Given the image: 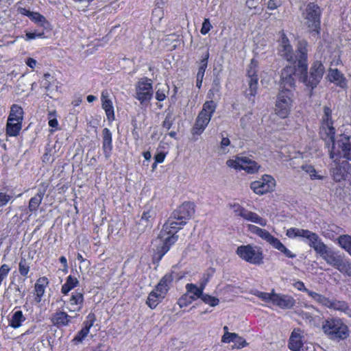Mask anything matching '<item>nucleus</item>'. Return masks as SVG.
<instances>
[{"mask_svg":"<svg viewBox=\"0 0 351 351\" xmlns=\"http://www.w3.org/2000/svg\"><path fill=\"white\" fill-rule=\"evenodd\" d=\"M194 212L193 204L185 202L173 213L172 217L163 225L158 238L154 241L160 257L164 256L169 250L170 247L178 241V236L176 233Z\"/></svg>","mask_w":351,"mask_h":351,"instance_id":"nucleus-1","label":"nucleus"},{"mask_svg":"<svg viewBox=\"0 0 351 351\" xmlns=\"http://www.w3.org/2000/svg\"><path fill=\"white\" fill-rule=\"evenodd\" d=\"M307 46L308 43L306 41L302 40L299 42L298 66L302 72L305 73L302 77H300L302 82L306 87L313 90L320 82L325 72V68L320 61H315L310 69L309 74H306Z\"/></svg>","mask_w":351,"mask_h":351,"instance_id":"nucleus-2","label":"nucleus"},{"mask_svg":"<svg viewBox=\"0 0 351 351\" xmlns=\"http://www.w3.org/2000/svg\"><path fill=\"white\" fill-rule=\"evenodd\" d=\"M286 235L289 239L301 238L306 240L309 247H312L321 257L330 248L316 233L308 230L298 228H290L287 230Z\"/></svg>","mask_w":351,"mask_h":351,"instance_id":"nucleus-3","label":"nucleus"},{"mask_svg":"<svg viewBox=\"0 0 351 351\" xmlns=\"http://www.w3.org/2000/svg\"><path fill=\"white\" fill-rule=\"evenodd\" d=\"M320 8L314 3L306 5L302 12V24L310 33L318 34L320 29Z\"/></svg>","mask_w":351,"mask_h":351,"instance_id":"nucleus-4","label":"nucleus"},{"mask_svg":"<svg viewBox=\"0 0 351 351\" xmlns=\"http://www.w3.org/2000/svg\"><path fill=\"white\" fill-rule=\"evenodd\" d=\"M247 230L250 233L255 234L270 244L274 249L282 252L285 256L293 258L296 255L287 248L284 244L269 231L254 224H247Z\"/></svg>","mask_w":351,"mask_h":351,"instance_id":"nucleus-5","label":"nucleus"},{"mask_svg":"<svg viewBox=\"0 0 351 351\" xmlns=\"http://www.w3.org/2000/svg\"><path fill=\"white\" fill-rule=\"evenodd\" d=\"M236 254L241 259L252 265H261L264 262L263 249L255 245H240L237 248Z\"/></svg>","mask_w":351,"mask_h":351,"instance_id":"nucleus-6","label":"nucleus"},{"mask_svg":"<svg viewBox=\"0 0 351 351\" xmlns=\"http://www.w3.org/2000/svg\"><path fill=\"white\" fill-rule=\"evenodd\" d=\"M328 149L332 160H339L340 158H344L351 160V138L348 135L341 134Z\"/></svg>","mask_w":351,"mask_h":351,"instance_id":"nucleus-7","label":"nucleus"},{"mask_svg":"<svg viewBox=\"0 0 351 351\" xmlns=\"http://www.w3.org/2000/svg\"><path fill=\"white\" fill-rule=\"evenodd\" d=\"M217 104L214 101H206L199 112L193 127V134L200 135L206 129L215 112Z\"/></svg>","mask_w":351,"mask_h":351,"instance_id":"nucleus-8","label":"nucleus"},{"mask_svg":"<svg viewBox=\"0 0 351 351\" xmlns=\"http://www.w3.org/2000/svg\"><path fill=\"white\" fill-rule=\"evenodd\" d=\"M322 330L332 340L344 339L349 335L347 325L339 319L326 320L322 324Z\"/></svg>","mask_w":351,"mask_h":351,"instance_id":"nucleus-9","label":"nucleus"},{"mask_svg":"<svg viewBox=\"0 0 351 351\" xmlns=\"http://www.w3.org/2000/svg\"><path fill=\"white\" fill-rule=\"evenodd\" d=\"M332 111L328 107H324V114L322 119V123L319 130V135L324 141L328 149L336 142L335 128L333 126V121L331 117Z\"/></svg>","mask_w":351,"mask_h":351,"instance_id":"nucleus-10","label":"nucleus"},{"mask_svg":"<svg viewBox=\"0 0 351 351\" xmlns=\"http://www.w3.org/2000/svg\"><path fill=\"white\" fill-rule=\"evenodd\" d=\"M171 282V276H165L147 297L146 304L152 309L155 308L165 298Z\"/></svg>","mask_w":351,"mask_h":351,"instance_id":"nucleus-11","label":"nucleus"},{"mask_svg":"<svg viewBox=\"0 0 351 351\" xmlns=\"http://www.w3.org/2000/svg\"><path fill=\"white\" fill-rule=\"evenodd\" d=\"M293 93L285 90H280L275 106V112L280 118L285 119L290 113L293 104Z\"/></svg>","mask_w":351,"mask_h":351,"instance_id":"nucleus-12","label":"nucleus"},{"mask_svg":"<svg viewBox=\"0 0 351 351\" xmlns=\"http://www.w3.org/2000/svg\"><path fill=\"white\" fill-rule=\"evenodd\" d=\"M328 265L335 267L341 274L351 276V262L336 256L330 247L322 257Z\"/></svg>","mask_w":351,"mask_h":351,"instance_id":"nucleus-13","label":"nucleus"},{"mask_svg":"<svg viewBox=\"0 0 351 351\" xmlns=\"http://www.w3.org/2000/svg\"><path fill=\"white\" fill-rule=\"evenodd\" d=\"M230 208L236 215L242 217L245 221L258 224L261 227H265L267 225L268 221L267 219L260 216L256 213L245 209L239 204H231Z\"/></svg>","mask_w":351,"mask_h":351,"instance_id":"nucleus-14","label":"nucleus"},{"mask_svg":"<svg viewBox=\"0 0 351 351\" xmlns=\"http://www.w3.org/2000/svg\"><path fill=\"white\" fill-rule=\"evenodd\" d=\"M276 186L275 180L269 175H263L250 184V189L257 195H263L273 191Z\"/></svg>","mask_w":351,"mask_h":351,"instance_id":"nucleus-15","label":"nucleus"},{"mask_svg":"<svg viewBox=\"0 0 351 351\" xmlns=\"http://www.w3.org/2000/svg\"><path fill=\"white\" fill-rule=\"evenodd\" d=\"M153 96L152 82L150 79L143 77L136 84V98L141 104L149 101Z\"/></svg>","mask_w":351,"mask_h":351,"instance_id":"nucleus-16","label":"nucleus"},{"mask_svg":"<svg viewBox=\"0 0 351 351\" xmlns=\"http://www.w3.org/2000/svg\"><path fill=\"white\" fill-rule=\"evenodd\" d=\"M295 68L286 66L282 69L280 80V90L293 93L295 90Z\"/></svg>","mask_w":351,"mask_h":351,"instance_id":"nucleus-17","label":"nucleus"},{"mask_svg":"<svg viewBox=\"0 0 351 351\" xmlns=\"http://www.w3.org/2000/svg\"><path fill=\"white\" fill-rule=\"evenodd\" d=\"M297 52L298 53V50ZM278 53L289 62H298V53L295 58L292 47L283 32H281V38L279 40Z\"/></svg>","mask_w":351,"mask_h":351,"instance_id":"nucleus-18","label":"nucleus"},{"mask_svg":"<svg viewBox=\"0 0 351 351\" xmlns=\"http://www.w3.org/2000/svg\"><path fill=\"white\" fill-rule=\"evenodd\" d=\"M272 304L282 309L291 308L295 304V300L289 295L273 292Z\"/></svg>","mask_w":351,"mask_h":351,"instance_id":"nucleus-19","label":"nucleus"},{"mask_svg":"<svg viewBox=\"0 0 351 351\" xmlns=\"http://www.w3.org/2000/svg\"><path fill=\"white\" fill-rule=\"evenodd\" d=\"M221 342L225 343H233L232 349H241L246 347L248 343L244 338L235 332H226L221 337Z\"/></svg>","mask_w":351,"mask_h":351,"instance_id":"nucleus-20","label":"nucleus"},{"mask_svg":"<svg viewBox=\"0 0 351 351\" xmlns=\"http://www.w3.org/2000/svg\"><path fill=\"white\" fill-rule=\"evenodd\" d=\"M65 304L66 305V308L70 313H76L80 312L83 307L84 295L80 292H73Z\"/></svg>","mask_w":351,"mask_h":351,"instance_id":"nucleus-21","label":"nucleus"},{"mask_svg":"<svg viewBox=\"0 0 351 351\" xmlns=\"http://www.w3.org/2000/svg\"><path fill=\"white\" fill-rule=\"evenodd\" d=\"M101 106L104 110L106 117L109 121L115 119L114 109L112 100L110 99V93L107 90L101 92Z\"/></svg>","mask_w":351,"mask_h":351,"instance_id":"nucleus-22","label":"nucleus"},{"mask_svg":"<svg viewBox=\"0 0 351 351\" xmlns=\"http://www.w3.org/2000/svg\"><path fill=\"white\" fill-rule=\"evenodd\" d=\"M75 317L69 315L62 310H58L52 314L51 322L57 327L66 326L71 322L72 318Z\"/></svg>","mask_w":351,"mask_h":351,"instance_id":"nucleus-23","label":"nucleus"},{"mask_svg":"<svg viewBox=\"0 0 351 351\" xmlns=\"http://www.w3.org/2000/svg\"><path fill=\"white\" fill-rule=\"evenodd\" d=\"M326 79L330 82L334 83L341 88H345L347 86V80L344 75L337 69L330 68L326 75Z\"/></svg>","mask_w":351,"mask_h":351,"instance_id":"nucleus-24","label":"nucleus"},{"mask_svg":"<svg viewBox=\"0 0 351 351\" xmlns=\"http://www.w3.org/2000/svg\"><path fill=\"white\" fill-rule=\"evenodd\" d=\"M302 337V332L300 330H294L289 339V349L292 351H305Z\"/></svg>","mask_w":351,"mask_h":351,"instance_id":"nucleus-25","label":"nucleus"},{"mask_svg":"<svg viewBox=\"0 0 351 351\" xmlns=\"http://www.w3.org/2000/svg\"><path fill=\"white\" fill-rule=\"evenodd\" d=\"M86 319V321L84 322V326L73 339V341L76 344L81 343L89 333L90 328L95 322V315L89 314Z\"/></svg>","mask_w":351,"mask_h":351,"instance_id":"nucleus-26","label":"nucleus"},{"mask_svg":"<svg viewBox=\"0 0 351 351\" xmlns=\"http://www.w3.org/2000/svg\"><path fill=\"white\" fill-rule=\"evenodd\" d=\"M206 282L201 283L199 287L194 284L188 283L186 285V293L189 294L193 300H195L199 298H202Z\"/></svg>","mask_w":351,"mask_h":351,"instance_id":"nucleus-27","label":"nucleus"},{"mask_svg":"<svg viewBox=\"0 0 351 351\" xmlns=\"http://www.w3.org/2000/svg\"><path fill=\"white\" fill-rule=\"evenodd\" d=\"M47 284L48 281L47 278H40L37 280L34 287L35 300L37 302H40L41 301L42 298L45 294V287Z\"/></svg>","mask_w":351,"mask_h":351,"instance_id":"nucleus-28","label":"nucleus"},{"mask_svg":"<svg viewBox=\"0 0 351 351\" xmlns=\"http://www.w3.org/2000/svg\"><path fill=\"white\" fill-rule=\"evenodd\" d=\"M333 163L330 169V175L333 180L336 182H340L344 179V173L342 167L339 165V160H332Z\"/></svg>","mask_w":351,"mask_h":351,"instance_id":"nucleus-29","label":"nucleus"},{"mask_svg":"<svg viewBox=\"0 0 351 351\" xmlns=\"http://www.w3.org/2000/svg\"><path fill=\"white\" fill-rule=\"evenodd\" d=\"M103 134V149L105 156L108 158L112 150V134L109 129L104 128L102 131Z\"/></svg>","mask_w":351,"mask_h":351,"instance_id":"nucleus-30","label":"nucleus"},{"mask_svg":"<svg viewBox=\"0 0 351 351\" xmlns=\"http://www.w3.org/2000/svg\"><path fill=\"white\" fill-rule=\"evenodd\" d=\"M248 88L245 90L246 98L252 104L255 102V96L258 90V77L250 80L248 82Z\"/></svg>","mask_w":351,"mask_h":351,"instance_id":"nucleus-31","label":"nucleus"},{"mask_svg":"<svg viewBox=\"0 0 351 351\" xmlns=\"http://www.w3.org/2000/svg\"><path fill=\"white\" fill-rule=\"evenodd\" d=\"M242 170L247 173H256L260 168V166L256 161L245 156H243L242 158Z\"/></svg>","mask_w":351,"mask_h":351,"instance_id":"nucleus-32","label":"nucleus"},{"mask_svg":"<svg viewBox=\"0 0 351 351\" xmlns=\"http://www.w3.org/2000/svg\"><path fill=\"white\" fill-rule=\"evenodd\" d=\"M21 128V121H16L12 119H8L6 125V133L10 136H16L19 134Z\"/></svg>","mask_w":351,"mask_h":351,"instance_id":"nucleus-33","label":"nucleus"},{"mask_svg":"<svg viewBox=\"0 0 351 351\" xmlns=\"http://www.w3.org/2000/svg\"><path fill=\"white\" fill-rule=\"evenodd\" d=\"M45 193V189L43 190L39 189L37 194L30 199L28 206L29 211L35 212L37 210L42 202Z\"/></svg>","mask_w":351,"mask_h":351,"instance_id":"nucleus-34","label":"nucleus"},{"mask_svg":"<svg viewBox=\"0 0 351 351\" xmlns=\"http://www.w3.org/2000/svg\"><path fill=\"white\" fill-rule=\"evenodd\" d=\"M79 284V280L77 278L72 276H69L65 283L61 287V292L64 295H66L71 290L76 287Z\"/></svg>","mask_w":351,"mask_h":351,"instance_id":"nucleus-35","label":"nucleus"},{"mask_svg":"<svg viewBox=\"0 0 351 351\" xmlns=\"http://www.w3.org/2000/svg\"><path fill=\"white\" fill-rule=\"evenodd\" d=\"M25 320V317L21 311H16L13 313L10 320V326L13 328H18L21 326L22 323Z\"/></svg>","mask_w":351,"mask_h":351,"instance_id":"nucleus-36","label":"nucleus"},{"mask_svg":"<svg viewBox=\"0 0 351 351\" xmlns=\"http://www.w3.org/2000/svg\"><path fill=\"white\" fill-rule=\"evenodd\" d=\"M23 119V108L17 105L13 104L11 106L10 112L8 119H12L16 121H21Z\"/></svg>","mask_w":351,"mask_h":351,"instance_id":"nucleus-37","label":"nucleus"},{"mask_svg":"<svg viewBox=\"0 0 351 351\" xmlns=\"http://www.w3.org/2000/svg\"><path fill=\"white\" fill-rule=\"evenodd\" d=\"M337 243L339 246L345 250L351 256V236L343 234L337 238Z\"/></svg>","mask_w":351,"mask_h":351,"instance_id":"nucleus-38","label":"nucleus"},{"mask_svg":"<svg viewBox=\"0 0 351 351\" xmlns=\"http://www.w3.org/2000/svg\"><path fill=\"white\" fill-rule=\"evenodd\" d=\"M21 14L27 16L30 19L34 21V22L43 25L46 22L45 18L38 12H31L26 9H23L21 11Z\"/></svg>","mask_w":351,"mask_h":351,"instance_id":"nucleus-39","label":"nucleus"},{"mask_svg":"<svg viewBox=\"0 0 351 351\" xmlns=\"http://www.w3.org/2000/svg\"><path fill=\"white\" fill-rule=\"evenodd\" d=\"M154 218V212L152 210L144 211L142 214L139 223L144 228L151 227L152 221Z\"/></svg>","mask_w":351,"mask_h":351,"instance_id":"nucleus-40","label":"nucleus"},{"mask_svg":"<svg viewBox=\"0 0 351 351\" xmlns=\"http://www.w3.org/2000/svg\"><path fill=\"white\" fill-rule=\"evenodd\" d=\"M31 261L25 258H21L19 263V271L22 276L27 277L30 271Z\"/></svg>","mask_w":351,"mask_h":351,"instance_id":"nucleus-41","label":"nucleus"},{"mask_svg":"<svg viewBox=\"0 0 351 351\" xmlns=\"http://www.w3.org/2000/svg\"><path fill=\"white\" fill-rule=\"evenodd\" d=\"M242 158L243 156H235L232 158L228 159L226 164V165L232 169H234L237 171L242 170Z\"/></svg>","mask_w":351,"mask_h":351,"instance_id":"nucleus-42","label":"nucleus"},{"mask_svg":"<svg viewBox=\"0 0 351 351\" xmlns=\"http://www.w3.org/2000/svg\"><path fill=\"white\" fill-rule=\"evenodd\" d=\"M302 169L309 175L311 180H323L324 178L323 176L319 174L314 167L311 165H303Z\"/></svg>","mask_w":351,"mask_h":351,"instance_id":"nucleus-43","label":"nucleus"},{"mask_svg":"<svg viewBox=\"0 0 351 351\" xmlns=\"http://www.w3.org/2000/svg\"><path fill=\"white\" fill-rule=\"evenodd\" d=\"M308 295L317 303L326 306L329 299L315 291H308Z\"/></svg>","mask_w":351,"mask_h":351,"instance_id":"nucleus-44","label":"nucleus"},{"mask_svg":"<svg viewBox=\"0 0 351 351\" xmlns=\"http://www.w3.org/2000/svg\"><path fill=\"white\" fill-rule=\"evenodd\" d=\"M326 307L339 311H346L348 308L344 302L330 300H328Z\"/></svg>","mask_w":351,"mask_h":351,"instance_id":"nucleus-45","label":"nucleus"},{"mask_svg":"<svg viewBox=\"0 0 351 351\" xmlns=\"http://www.w3.org/2000/svg\"><path fill=\"white\" fill-rule=\"evenodd\" d=\"M273 292L274 290H272L271 293L262 292L259 291H255L254 295L260 298L261 300L265 302L273 303Z\"/></svg>","mask_w":351,"mask_h":351,"instance_id":"nucleus-46","label":"nucleus"},{"mask_svg":"<svg viewBox=\"0 0 351 351\" xmlns=\"http://www.w3.org/2000/svg\"><path fill=\"white\" fill-rule=\"evenodd\" d=\"M257 68H258V62L255 60L254 59H252L250 64L248 66V69L247 71V75L250 80L258 77L256 73H257Z\"/></svg>","mask_w":351,"mask_h":351,"instance_id":"nucleus-47","label":"nucleus"},{"mask_svg":"<svg viewBox=\"0 0 351 351\" xmlns=\"http://www.w3.org/2000/svg\"><path fill=\"white\" fill-rule=\"evenodd\" d=\"M208 57H209V53H208V52H207L206 54L205 55V57L201 61L200 66L199 67V70L197 73V76H199V77L201 76V77H204L205 71L207 67Z\"/></svg>","mask_w":351,"mask_h":351,"instance_id":"nucleus-48","label":"nucleus"},{"mask_svg":"<svg viewBox=\"0 0 351 351\" xmlns=\"http://www.w3.org/2000/svg\"><path fill=\"white\" fill-rule=\"evenodd\" d=\"M201 298L204 302L211 306H215L219 304V300L217 298L207 294H203Z\"/></svg>","mask_w":351,"mask_h":351,"instance_id":"nucleus-49","label":"nucleus"},{"mask_svg":"<svg viewBox=\"0 0 351 351\" xmlns=\"http://www.w3.org/2000/svg\"><path fill=\"white\" fill-rule=\"evenodd\" d=\"M193 301V298H191L189 294L186 293L179 299L178 304L180 308H183L187 306Z\"/></svg>","mask_w":351,"mask_h":351,"instance_id":"nucleus-50","label":"nucleus"},{"mask_svg":"<svg viewBox=\"0 0 351 351\" xmlns=\"http://www.w3.org/2000/svg\"><path fill=\"white\" fill-rule=\"evenodd\" d=\"M168 93V88L165 86L158 87L156 93V99L158 101H163L166 98V94Z\"/></svg>","mask_w":351,"mask_h":351,"instance_id":"nucleus-51","label":"nucleus"},{"mask_svg":"<svg viewBox=\"0 0 351 351\" xmlns=\"http://www.w3.org/2000/svg\"><path fill=\"white\" fill-rule=\"evenodd\" d=\"M25 37H26L25 40L27 41H29L30 40L38 38H44V32H38L36 31H34L32 32H27L25 34Z\"/></svg>","mask_w":351,"mask_h":351,"instance_id":"nucleus-52","label":"nucleus"},{"mask_svg":"<svg viewBox=\"0 0 351 351\" xmlns=\"http://www.w3.org/2000/svg\"><path fill=\"white\" fill-rule=\"evenodd\" d=\"M48 119H49V122H48L49 125L52 128L57 129L58 125V121L56 117L55 112H50L48 114Z\"/></svg>","mask_w":351,"mask_h":351,"instance_id":"nucleus-53","label":"nucleus"},{"mask_svg":"<svg viewBox=\"0 0 351 351\" xmlns=\"http://www.w3.org/2000/svg\"><path fill=\"white\" fill-rule=\"evenodd\" d=\"M10 267L7 264H3L0 267V281H3L8 275Z\"/></svg>","mask_w":351,"mask_h":351,"instance_id":"nucleus-54","label":"nucleus"},{"mask_svg":"<svg viewBox=\"0 0 351 351\" xmlns=\"http://www.w3.org/2000/svg\"><path fill=\"white\" fill-rule=\"evenodd\" d=\"M211 28H212V25L210 24L209 19H205L202 23V26L200 32L202 34L206 35L208 33V32L211 29Z\"/></svg>","mask_w":351,"mask_h":351,"instance_id":"nucleus-55","label":"nucleus"},{"mask_svg":"<svg viewBox=\"0 0 351 351\" xmlns=\"http://www.w3.org/2000/svg\"><path fill=\"white\" fill-rule=\"evenodd\" d=\"M11 199V196L5 193H0V207L5 206Z\"/></svg>","mask_w":351,"mask_h":351,"instance_id":"nucleus-56","label":"nucleus"},{"mask_svg":"<svg viewBox=\"0 0 351 351\" xmlns=\"http://www.w3.org/2000/svg\"><path fill=\"white\" fill-rule=\"evenodd\" d=\"M293 286L298 291H304L308 294V291L310 290L307 289L303 282L298 280L293 284Z\"/></svg>","mask_w":351,"mask_h":351,"instance_id":"nucleus-57","label":"nucleus"},{"mask_svg":"<svg viewBox=\"0 0 351 351\" xmlns=\"http://www.w3.org/2000/svg\"><path fill=\"white\" fill-rule=\"evenodd\" d=\"M279 5L278 0H269L267 4L268 9L273 10L276 9Z\"/></svg>","mask_w":351,"mask_h":351,"instance_id":"nucleus-58","label":"nucleus"},{"mask_svg":"<svg viewBox=\"0 0 351 351\" xmlns=\"http://www.w3.org/2000/svg\"><path fill=\"white\" fill-rule=\"evenodd\" d=\"M165 154L163 152H159L154 156L156 163H162L165 160Z\"/></svg>","mask_w":351,"mask_h":351,"instance_id":"nucleus-59","label":"nucleus"},{"mask_svg":"<svg viewBox=\"0 0 351 351\" xmlns=\"http://www.w3.org/2000/svg\"><path fill=\"white\" fill-rule=\"evenodd\" d=\"M219 92V86H217V87L213 88V89L209 90V92L208 93L207 97L210 99V101H213V99H214L215 93H217Z\"/></svg>","mask_w":351,"mask_h":351,"instance_id":"nucleus-60","label":"nucleus"},{"mask_svg":"<svg viewBox=\"0 0 351 351\" xmlns=\"http://www.w3.org/2000/svg\"><path fill=\"white\" fill-rule=\"evenodd\" d=\"M26 64L31 69H34L36 66L37 62L32 58H28L25 62Z\"/></svg>","mask_w":351,"mask_h":351,"instance_id":"nucleus-61","label":"nucleus"},{"mask_svg":"<svg viewBox=\"0 0 351 351\" xmlns=\"http://www.w3.org/2000/svg\"><path fill=\"white\" fill-rule=\"evenodd\" d=\"M258 1V0H247L246 4L249 8L252 9L256 7Z\"/></svg>","mask_w":351,"mask_h":351,"instance_id":"nucleus-62","label":"nucleus"},{"mask_svg":"<svg viewBox=\"0 0 351 351\" xmlns=\"http://www.w3.org/2000/svg\"><path fill=\"white\" fill-rule=\"evenodd\" d=\"M250 119V115H245L243 117H241V125L242 128H245L246 126L247 123L248 122Z\"/></svg>","mask_w":351,"mask_h":351,"instance_id":"nucleus-63","label":"nucleus"},{"mask_svg":"<svg viewBox=\"0 0 351 351\" xmlns=\"http://www.w3.org/2000/svg\"><path fill=\"white\" fill-rule=\"evenodd\" d=\"M230 143V141L228 138H223L221 141V147L222 149L228 147Z\"/></svg>","mask_w":351,"mask_h":351,"instance_id":"nucleus-64","label":"nucleus"}]
</instances>
